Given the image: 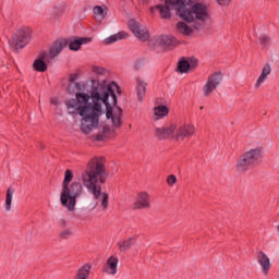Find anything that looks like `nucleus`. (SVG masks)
Wrapping results in <instances>:
<instances>
[{"instance_id":"f257e3e1","label":"nucleus","mask_w":279,"mask_h":279,"mask_svg":"<svg viewBox=\"0 0 279 279\" xmlns=\"http://www.w3.org/2000/svg\"><path fill=\"white\" fill-rule=\"evenodd\" d=\"M117 93L121 95V87L114 82L92 81L89 94L80 92L75 99L65 102L69 114H80L81 131L90 134L99 128V117L104 114L102 106H106V117L118 130L123 125V109L117 106Z\"/></svg>"},{"instance_id":"f03ea898","label":"nucleus","mask_w":279,"mask_h":279,"mask_svg":"<svg viewBox=\"0 0 279 279\" xmlns=\"http://www.w3.org/2000/svg\"><path fill=\"white\" fill-rule=\"evenodd\" d=\"M165 4L150 8L151 14L158 10L161 19H171V10H177V15L185 23H206L210 19V9L196 0H161Z\"/></svg>"},{"instance_id":"7ed1b4c3","label":"nucleus","mask_w":279,"mask_h":279,"mask_svg":"<svg viewBox=\"0 0 279 279\" xmlns=\"http://www.w3.org/2000/svg\"><path fill=\"white\" fill-rule=\"evenodd\" d=\"M108 175L106 162L99 157L90 159L81 175L83 186L87 189L94 199H100V208L104 213L110 206V196L107 192H101V185L108 180Z\"/></svg>"},{"instance_id":"20e7f679","label":"nucleus","mask_w":279,"mask_h":279,"mask_svg":"<svg viewBox=\"0 0 279 279\" xmlns=\"http://www.w3.org/2000/svg\"><path fill=\"white\" fill-rule=\"evenodd\" d=\"M84 187L80 182H73L71 185H65L62 187L60 202L64 208H68L70 213L75 210V204H77V198L82 196Z\"/></svg>"},{"instance_id":"39448f33","label":"nucleus","mask_w":279,"mask_h":279,"mask_svg":"<svg viewBox=\"0 0 279 279\" xmlns=\"http://www.w3.org/2000/svg\"><path fill=\"white\" fill-rule=\"evenodd\" d=\"M263 160V148L256 147L243 153L236 161L235 169L240 173L254 167H258Z\"/></svg>"},{"instance_id":"423d86ee","label":"nucleus","mask_w":279,"mask_h":279,"mask_svg":"<svg viewBox=\"0 0 279 279\" xmlns=\"http://www.w3.org/2000/svg\"><path fill=\"white\" fill-rule=\"evenodd\" d=\"M32 40V31L29 28H23L16 32L13 37L9 40L12 49H23Z\"/></svg>"},{"instance_id":"0eeeda50","label":"nucleus","mask_w":279,"mask_h":279,"mask_svg":"<svg viewBox=\"0 0 279 279\" xmlns=\"http://www.w3.org/2000/svg\"><path fill=\"white\" fill-rule=\"evenodd\" d=\"M221 82H223V75L221 72H215L207 77L206 83L202 87V93L205 97H210L215 90H217L218 86H221Z\"/></svg>"},{"instance_id":"6e6552de","label":"nucleus","mask_w":279,"mask_h":279,"mask_svg":"<svg viewBox=\"0 0 279 279\" xmlns=\"http://www.w3.org/2000/svg\"><path fill=\"white\" fill-rule=\"evenodd\" d=\"M128 26H129L130 31L132 32V34L140 40H148L149 39V29H147V27H145V26H141V24L138 22H136V20H134V19L129 20Z\"/></svg>"},{"instance_id":"1a4fd4ad","label":"nucleus","mask_w":279,"mask_h":279,"mask_svg":"<svg viewBox=\"0 0 279 279\" xmlns=\"http://www.w3.org/2000/svg\"><path fill=\"white\" fill-rule=\"evenodd\" d=\"M195 125L193 124H183L177 126V132L174 134V141L182 143L184 138H191L195 134Z\"/></svg>"},{"instance_id":"9d476101","label":"nucleus","mask_w":279,"mask_h":279,"mask_svg":"<svg viewBox=\"0 0 279 279\" xmlns=\"http://www.w3.org/2000/svg\"><path fill=\"white\" fill-rule=\"evenodd\" d=\"M66 45H69V43H66V40H60V41L53 43L49 49V52L44 53L43 58L46 61H48L49 58L53 59V58L60 56V53H62V49H65Z\"/></svg>"},{"instance_id":"9b49d317","label":"nucleus","mask_w":279,"mask_h":279,"mask_svg":"<svg viewBox=\"0 0 279 279\" xmlns=\"http://www.w3.org/2000/svg\"><path fill=\"white\" fill-rule=\"evenodd\" d=\"M198 64L197 59H191L190 61L183 59L179 61L177 71L178 73H189V71H194Z\"/></svg>"},{"instance_id":"f8f14e48","label":"nucleus","mask_w":279,"mask_h":279,"mask_svg":"<svg viewBox=\"0 0 279 279\" xmlns=\"http://www.w3.org/2000/svg\"><path fill=\"white\" fill-rule=\"evenodd\" d=\"M257 263L262 267L264 276H268L271 269V259L264 252H259L257 255Z\"/></svg>"},{"instance_id":"ddd939ff","label":"nucleus","mask_w":279,"mask_h":279,"mask_svg":"<svg viewBox=\"0 0 279 279\" xmlns=\"http://www.w3.org/2000/svg\"><path fill=\"white\" fill-rule=\"evenodd\" d=\"M149 195L147 194V192H141L138 195H137V198L134 203V208H137V209H145V208H149L151 205L149 203Z\"/></svg>"},{"instance_id":"4468645a","label":"nucleus","mask_w":279,"mask_h":279,"mask_svg":"<svg viewBox=\"0 0 279 279\" xmlns=\"http://www.w3.org/2000/svg\"><path fill=\"white\" fill-rule=\"evenodd\" d=\"M117 267H119V257L110 256L105 265V271L109 276H116Z\"/></svg>"},{"instance_id":"2eb2a0df","label":"nucleus","mask_w":279,"mask_h":279,"mask_svg":"<svg viewBox=\"0 0 279 279\" xmlns=\"http://www.w3.org/2000/svg\"><path fill=\"white\" fill-rule=\"evenodd\" d=\"M135 83L137 99L138 101H143V97H145V94L147 93V82L142 77H136Z\"/></svg>"},{"instance_id":"dca6fc26","label":"nucleus","mask_w":279,"mask_h":279,"mask_svg":"<svg viewBox=\"0 0 279 279\" xmlns=\"http://www.w3.org/2000/svg\"><path fill=\"white\" fill-rule=\"evenodd\" d=\"M269 75H271V65L269 63H266L263 66L262 73L255 83V88H260V85L265 83V80H267Z\"/></svg>"},{"instance_id":"f3484780","label":"nucleus","mask_w":279,"mask_h":279,"mask_svg":"<svg viewBox=\"0 0 279 279\" xmlns=\"http://www.w3.org/2000/svg\"><path fill=\"white\" fill-rule=\"evenodd\" d=\"M93 40L90 37H81L77 39H74L69 44V49L71 51H80L82 49V45H88Z\"/></svg>"},{"instance_id":"a211bd4d","label":"nucleus","mask_w":279,"mask_h":279,"mask_svg":"<svg viewBox=\"0 0 279 279\" xmlns=\"http://www.w3.org/2000/svg\"><path fill=\"white\" fill-rule=\"evenodd\" d=\"M157 43L163 47H175V45H178V39L171 35H160L157 38Z\"/></svg>"},{"instance_id":"6ab92c4d","label":"nucleus","mask_w":279,"mask_h":279,"mask_svg":"<svg viewBox=\"0 0 279 279\" xmlns=\"http://www.w3.org/2000/svg\"><path fill=\"white\" fill-rule=\"evenodd\" d=\"M128 33L125 31H121L117 34H113L107 38L104 39V45H112L114 43H118V40H125L128 38Z\"/></svg>"},{"instance_id":"aec40b11","label":"nucleus","mask_w":279,"mask_h":279,"mask_svg":"<svg viewBox=\"0 0 279 279\" xmlns=\"http://www.w3.org/2000/svg\"><path fill=\"white\" fill-rule=\"evenodd\" d=\"M177 31L179 34H183V36H191V34H193V28L184 22H179L177 24Z\"/></svg>"},{"instance_id":"412c9836","label":"nucleus","mask_w":279,"mask_h":279,"mask_svg":"<svg viewBox=\"0 0 279 279\" xmlns=\"http://www.w3.org/2000/svg\"><path fill=\"white\" fill-rule=\"evenodd\" d=\"M155 121L158 119H162V117H167L169 114V109L165 106H158L154 109Z\"/></svg>"},{"instance_id":"4be33fe9","label":"nucleus","mask_w":279,"mask_h":279,"mask_svg":"<svg viewBox=\"0 0 279 279\" xmlns=\"http://www.w3.org/2000/svg\"><path fill=\"white\" fill-rule=\"evenodd\" d=\"M136 243V239L134 238H129L121 243H119V250L120 252H128V250L132 248V245Z\"/></svg>"},{"instance_id":"5701e85b","label":"nucleus","mask_w":279,"mask_h":279,"mask_svg":"<svg viewBox=\"0 0 279 279\" xmlns=\"http://www.w3.org/2000/svg\"><path fill=\"white\" fill-rule=\"evenodd\" d=\"M12 197H14V189L9 187L5 196V210H12Z\"/></svg>"},{"instance_id":"b1692460","label":"nucleus","mask_w":279,"mask_h":279,"mask_svg":"<svg viewBox=\"0 0 279 279\" xmlns=\"http://www.w3.org/2000/svg\"><path fill=\"white\" fill-rule=\"evenodd\" d=\"M33 66L35 71H38L39 73H45V71H47V63H45L43 59H36Z\"/></svg>"},{"instance_id":"393cba45","label":"nucleus","mask_w":279,"mask_h":279,"mask_svg":"<svg viewBox=\"0 0 279 279\" xmlns=\"http://www.w3.org/2000/svg\"><path fill=\"white\" fill-rule=\"evenodd\" d=\"M93 12L96 19H106V7L96 5Z\"/></svg>"},{"instance_id":"a878e982","label":"nucleus","mask_w":279,"mask_h":279,"mask_svg":"<svg viewBox=\"0 0 279 279\" xmlns=\"http://www.w3.org/2000/svg\"><path fill=\"white\" fill-rule=\"evenodd\" d=\"M178 132V124H171L166 128L167 138H175V133Z\"/></svg>"},{"instance_id":"bb28decb","label":"nucleus","mask_w":279,"mask_h":279,"mask_svg":"<svg viewBox=\"0 0 279 279\" xmlns=\"http://www.w3.org/2000/svg\"><path fill=\"white\" fill-rule=\"evenodd\" d=\"M155 136H156V138H159V141L167 140V129L166 128H157L155 130Z\"/></svg>"},{"instance_id":"cd10ccee","label":"nucleus","mask_w":279,"mask_h":279,"mask_svg":"<svg viewBox=\"0 0 279 279\" xmlns=\"http://www.w3.org/2000/svg\"><path fill=\"white\" fill-rule=\"evenodd\" d=\"M72 180H73V172H71V170H65L62 187L71 185Z\"/></svg>"},{"instance_id":"c85d7f7f","label":"nucleus","mask_w":279,"mask_h":279,"mask_svg":"<svg viewBox=\"0 0 279 279\" xmlns=\"http://www.w3.org/2000/svg\"><path fill=\"white\" fill-rule=\"evenodd\" d=\"M258 41L260 43V45L263 47H269V45H271V37L270 36H267V35H262L259 38H258Z\"/></svg>"},{"instance_id":"c756f323","label":"nucleus","mask_w":279,"mask_h":279,"mask_svg":"<svg viewBox=\"0 0 279 279\" xmlns=\"http://www.w3.org/2000/svg\"><path fill=\"white\" fill-rule=\"evenodd\" d=\"M60 239H63L64 241H66V239H71V236H73V231L71 229H65L62 230L59 233Z\"/></svg>"},{"instance_id":"7c9ffc66","label":"nucleus","mask_w":279,"mask_h":279,"mask_svg":"<svg viewBox=\"0 0 279 279\" xmlns=\"http://www.w3.org/2000/svg\"><path fill=\"white\" fill-rule=\"evenodd\" d=\"M175 182H178V178H175L174 174L168 175V178H167L168 186H173V184H175Z\"/></svg>"},{"instance_id":"2f4dec72","label":"nucleus","mask_w":279,"mask_h":279,"mask_svg":"<svg viewBox=\"0 0 279 279\" xmlns=\"http://www.w3.org/2000/svg\"><path fill=\"white\" fill-rule=\"evenodd\" d=\"M93 73H96V75H104L106 70L101 66H93Z\"/></svg>"},{"instance_id":"473e14b6","label":"nucleus","mask_w":279,"mask_h":279,"mask_svg":"<svg viewBox=\"0 0 279 279\" xmlns=\"http://www.w3.org/2000/svg\"><path fill=\"white\" fill-rule=\"evenodd\" d=\"M230 1L231 0H216L218 5H221L222 8H228V5H230Z\"/></svg>"},{"instance_id":"72a5a7b5","label":"nucleus","mask_w":279,"mask_h":279,"mask_svg":"<svg viewBox=\"0 0 279 279\" xmlns=\"http://www.w3.org/2000/svg\"><path fill=\"white\" fill-rule=\"evenodd\" d=\"M68 225H69V222H66L65 219H60L59 220V226H61V228H66Z\"/></svg>"},{"instance_id":"f704fd0d","label":"nucleus","mask_w":279,"mask_h":279,"mask_svg":"<svg viewBox=\"0 0 279 279\" xmlns=\"http://www.w3.org/2000/svg\"><path fill=\"white\" fill-rule=\"evenodd\" d=\"M50 104H52L53 106H58L60 101L58 100V98H51Z\"/></svg>"},{"instance_id":"c9c22d12","label":"nucleus","mask_w":279,"mask_h":279,"mask_svg":"<svg viewBox=\"0 0 279 279\" xmlns=\"http://www.w3.org/2000/svg\"><path fill=\"white\" fill-rule=\"evenodd\" d=\"M70 82H75V76H70Z\"/></svg>"},{"instance_id":"e433bc0d","label":"nucleus","mask_w":279,"mask_h":279,"mask_svg":"<svg viewBox=\"0 0 279 279\" xmlns=\"http://www.w3.org/2000/svg\"><path fill=\"white\" fill-rule=\"evenodd\" d=\"M75 86H80V83H75Z\"/></svg>"}]
</instances>
